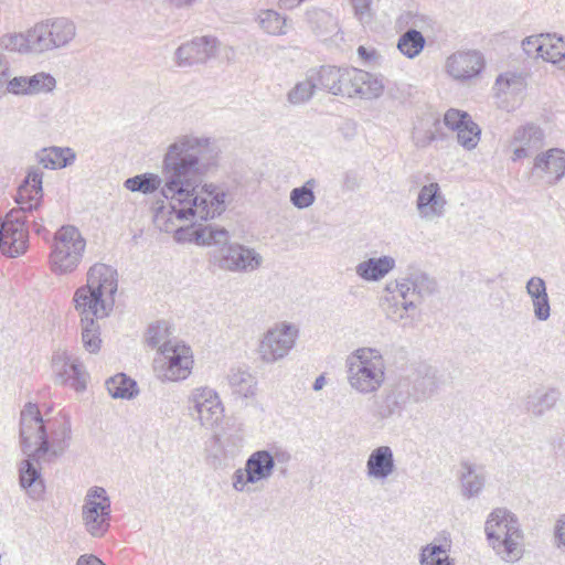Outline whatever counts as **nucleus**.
<instances>
[{
  "label": "nucleus",
  "mask_w": 565,
  "mask_h": 565,
  "mask_svg": "<svg viewBox=\"0 0 565 565\" xmlns=\"http://www.w3.org/2000/svg\"><path fill=\"white\" fill-rule=\"evenodd\" d=\"M215 141L204 135L183 134L167 148L162 159L164 184L161 194L168 203H157L153 224L161 232H175L183 239L182 221H206L226 207V193L213 183H203L218 163Z\"/></svg>",
  "instance_id": "1"
},
{
  "label": "nucleus",
  "mask_w": 565,
  "mask_h": 565,
  "mask_svg": "<svg viewBox=\"0 0 565 565\" xmlns=\"http://www.w3.org/2000/svg\"><path fill=\"white\" fill-rule=\"evenodd\" d=\"M71 426L66 419L43 418L36 404L28 403L20 414L23 454L34 458L58 457L68 447Z\"/></svg>",
  "instance_id": "2"
},
{
  "label": "nucleus",
  "mask_w": 565,
  "mask_h": 565,
  "mask_svg": "<svg viewBox=\"0 0 565 565\" xmlns=\"http://www.w3.org/2000/svg\"><path fill=\"white\" fill-rule=\"evenodd\" d=\"M435 290L436 281L433 278L420 269H412L385 285L381 306L387 319L401 322L408 319V312Z\"/></svg>",
  "instance_id": "3"
},
{
  "label": "nucleus",
  "mask_w": 565,
  "mask_h": 565,
  "mask_svg": "<svg viewBox=\"0 0 565 565\" xmlns=\"http://www.w3.org/2000/svg\"><path fill=\"white\" fill-rule=\"evenodd\" d=\"M117 290V270L109 265L96 263L87 271L86 285L74 294L75 309L96 316V319L106 318L114 309Z\"/></svg>",
  "instance_id": "4"
},
{
  "label": "nucleus",
  "mask_w": 565,
  "mask_h": 565,
  "mask_svg": "<svg viewBox=\"0 0 565 565\" xmlns=\"http://www.w3.org/2000/svg\"><path fill=\"white\" fill-rule=\"evenodd\" d=\"M190 235V239L199 245L224 246L217 257V265L221 269L233 273H252L263 264L262 255L254 248L238 243L228 244L230 234L225 228L206 225L192 230Z\"/></svg>",
  "instance_id": "5"
},
{
  "label": "nucleus",
  "mask_w": 565,
  "mask_h": 565,
  "mask_svg": "<svg viewBox=\"0 0 565 565\" xmlns=\"http://www.w3.org/2000/svg\"><path fill=\"white\" fill-rule=\"evenodd\" d=\"M484 534L488 546L507 563L523 556L524 532L516 514L507 508H495L487 516Z\"/></svg>",
  "instance_id": "6"
},
{
  "label": "nucleus",
  "mask_w": 565,
  "mask_h": 565,
  "mask_svg": "<svg viewBox=\"0 0 565 565\" xmlns=\"http://www.w3.org/2000/svg\"><path fill=\"white\" fill-rule=\"evenodd\" d=\"M347 382L360 395H374L386 381V363L375 348L363 347L351 352L345 359Z\"/></svg>",
  "instance_id": "7"
},
{
  "label": "nucleus",
  "mask_w": 565,
  "mask_h": 565,
  "mask_svg": "<svg viewBox=\"0 0 565 565\" xmlns=\"http://www.w3.org/2000/svg\"><path fill=\"white\" fill-rule=\"evenodd\" d=\"M86 249V239L74 225H63L53 238L50 266L54 274L66 275L79 266Z\"/></svg>",
  "instance_id": "8"
},
{
  "label": "nucleus",
  "mask_w": 565,
  "mask_h": 565,
  "mask_svg": "<svg viewBox=\"0 0 565 565\" xmlns=\"http://www.w3.org/2000/svg\"><path fill=\"white\" fill-rule=\"evenodd\" d=\"M111 501L105 488L93 486L87 489L82 507L81 521L85 532L95 539L106 535L110 527Z\"/></svg>",
  "instance_id": "9"
},
{
  "label": "nucleus",
  "mask_w": 565,
  "mask_h": 565,
  "mask_svg": "<svg viewBox=\"0 0 565 565\" xmlns=\"http://www.w3.org/2000/svg\"><path fill=\"white\" fill-rule=\"evenodd\" d=\"M192 367V350L182 341L164 349L153 361L154 374L162 382L185 380L191 374Z\"/></svg>",
  "instance_id": "10"
},
{
  "label": "nucleus",
  "mask_w": 565,
  "mask_h": 565,
  "mask_svg": "<svg viewBox=\"0 0 565 565\" xmlns=\"http://www.w3.org/2000/svg\"><path fill=\"white\" fill-rule=\"evenodd\" d=\"M188 408L192 419L206 429L218 426L224 416L221 397L210 386L194 387L188 396Z\"/></svg>",
  "instance_id": "11"
},
{
  "label": "nucleus",
  "mask_w": 565,
  "mask_h": 565,
  "mask_svg": "<svg viewBox=\"0 0 565 565\" xmlns=\"http://www.w3.org/2000/svg\"><path fill=\"white\" fill-rule=\"evenodd\" d=\"M299 330L287 321L275 323L262 337L258 354L264 363H275L289 354L296 344Z\"/></svg>",
  "instance_id": "12"
},
{
  "label": "nucleus",
  "mask_w": 565,
  "mask_h": 565,
  "mask_svg": "<svg viewBox=\"0 0 565 565\" xmlns=\"http://www.w3.org/2000/svg\"><path fill=\"white\" fill-rule=\"evenodd\" d=\"M544 129L532 121L516 127L507 140V148L511 152V161L518 162L531 158L545 146Z\"/></svg>",
  "instance_id": "13"
},
{
  "label": "nucleus",
  "mask_w": 565,
  "mask_h": 565,
  "mask_svg": "<svg viewBox=\"0 0 565 565\" xmlns=\"http://www.w3.org/2000/svg\"><path fill=\"white\" fill-rule=\"evenodd\" d=\"M33 30L39 53L65 46L76 34L74 23L65 18L38 23Z\"/></svg>",
  "instance_id": "14"
},
{
  "label": "nucleus",
  "mask_w": 565,
  "mask_h": 565,
  "mask_svg": "<svg viewBox=\"0 0 565 565\" xmlns=\"http://www.w3.org/2000/svg\"><path fill=\"white\" fill-rule=\"evenodd\" d=\"M52 370L55 382L58 384H68L77 392L86 388L88 373L84 365L66 349L58 348L52 356Z\"/></svg>",
  "instance_id": "15"
},
{
  "label": "nucleus",
  "mask_w": 565,
  "mask_h": 565,
  "mask_svg": "<svg viewBox=\"0 0 565 565\" xmlns=\"http://www.w3.org/2000/svg\"><path fill=\"white\" fill-rule=\"evenodd\" d=\"M530 174L535 182L556 184L565 175V151L559 148L540 151L533 158Z\"/></svg>",
  "instance_id": "16"
},
{
  "label": "nucleus",
  "mask_w": 565,
  "mask_h": 565,
  "mask_svg": "<svg viewBox=\"0 0 565 565\" xmlns=\"http://www.w3.org/2000/svg\"><path fill=\"white\" fill-rule=\"evenodd\" d=\"M486 61L477 50L457 51L445 62V72L454 81L466 83L477 78L484 68Z\"/></svg>",
  "instance_id": "17"
},
{
  "label": "nucleus",
  "mask_w": 565,
  "mask_h": 565,
  "mask_svg": "<svg viewBox=\"0 0 565 565\" xmlns=\"http://www.w3.org/2000/svg\"><path fill=\"white\" fill-rule=\"evenodd\" d=\"M416 212L426 223H437L446 214L447 200L437 182H429L419 188L416 198Z\"/></svg>",
  "instance_id": "18"
},
{
  "label": "nucleus",
  "mask_w": 565,
  "mask_h": 565,
  "mask_svg": "<svg viewBox=\"0 0 565 565\" xmlns=\"http://www.w3.org/2000/svg\"><path fill=\"white\" fill-rule=\"evenodd\" d=\"M525 89L526 78L522 73L516 72L500 74L493 86L499 107L507 111H512L521 105Z\"/></svg>",
  "instance_id": "19"
},
{
  "label": "nucleus",
  "mask_w": 565,
  "mask_h": 565,
  "mask_svg": "<svg viewBox=\"0 0 565 565\" xmlns=\"http://www.w3.org/2000/svg\"><path fill=\"white\" fill-rule=\"evenodd\" d=\"M56 86L53 76L46 73H36L32 76H12L8 75L3 84L0 98L8 94L15 96H31L39 93L52 92Z\"/></svg>",
  "instance_id": "20"
},
{
  "label": "nucleus",
  "mask_w": 565,
  "mask_h": 565,
  "mask_svg": "<svg viewBox=\"0 0 565 565\" xmlns=\"http://www.w3.org/2000/svg\"><path fill=\"white\" fill-rule=\"evenodd\" d=\"M216 46L217 41L214 38H195L178 47L175 51V62L179 66L203 63L215 54Z\"/></svg>",
  "instance_id": "21"
},
{
  "label": "nucleus",
  "mask_w": 565,
  "mask_h": 565,
  "mask_svg": "<svg viewBox=\"0 0 565 565\" xmlns=\"http://www.w3.org/2000/svg\"><path fill=\"white\" fill-rule=\"evenodd\" d=\"M396 471L393 449L390 446L374 448L365 463V473L371 481L384 483Z\"/></svg>",
  "instance_id": "22"
},
{
  "label": "nucleus",
  "mask_w": 565,
  "mask_h": 565,
  "mask_svg": "<svg viewBox=\"0 0 565 565\" xmlns=\"http://www.w3.org/2000/svg\"><path fill=\"white\" fill-rule=\"evenodd\" d=\"M43 172L40 169H31L23 183L19 186L15 201L20 205L19 211H33L40 206L43 189Z\"/></svg>",
  "instance_id": "23"
},
{
  "label": "nucleus",
  "mask_w": 565,
  "mask_h": 565,
  "mask_svg": "<svg viewBox=\"0 0 565 565\" xmlns=\"http://www.w3.org/2000/svg\"><path fill=\"white\" fill-rule=\"evenodd\" d=\"M559 398L557 388L541 386L526 395L524 407L530 415L541 418L556 406Z\"/></svg>",
  "instance_id": "24"
},
{
  "label": "nucleus",
  "mask_w": 565,
  "mask_h": 565,
  "mask_svg": "<svg viewBox=\"0 0 565 565\" xmlns=\"http://www.w3.org/2000/svg\"><path fill=\"white\" fill-rule=\"evenodd\" d=\"M395 266L396 260L392 256L370 257L355 266V274L364 281L374 282L382 280Z\"/></svg>",
  "instance_id": "25"
},
{
  "label": "nucleus",
  "mask_w": 565,
  "mask_h": 565,
  "mask_svg": "<svg viewBox=\"0 0 565 565\" xmlns=\"http://www.w3.org/2000/svg\"><path fill=\"white\" fill-rule=\"evenodd\" d=\"M405 403V392L398 386L385 392L373 401L372 415L377 420L388 419L399 413Z\"/></svg>",
  "instance_id": "26"
},
{
  "label": "nucleus",
  "mask_w": 565,
  "mask_h": 565,
  "mask_svg": "<svg viewBox=\"0 0 565 565\" xmlns=\"http://www.w3.org/2000/svg\"><path fill=\"white\" fill-rule=\"evenodd\" d=\"M354 83V97L366 100L376 99L382 96L385 85L384 77L363 70L356 68L353 73Z\"/></svg>",
  "instance_id": "27"
},
{
  "label": "nucleus",
  "mask_w": 565,
  "mask_h": 565,
  "mask_svg": "<svg viewBox=\"0 0 565 565\" xmlns=\"http://www.w3.org/2000/svg\"><path fill=\"white\" fill-rule=\"evenodd\" d=\"M245 466L256 484L268 481L274 475V462L270 450L254 451L245 461Z\"/></svg>",
  "instance_id": "28"
},
{
  "label": "nucleus",
  "mask_w": 565,
  "mask_h": 565,
  "mask_svg": "<svg viewBox=\"0 0 565 565\" xmlns=\"http://www.w3.org/2000/svg\"><path fill=\"white\" fill-rule=\"evenodd\" d=\"M525 289L532 299L535 317L541 321L547 320L551 309L545 281L541 277H531Z\"/></svg>",
  "instance_id": "29"
},
{
  "label": "nucleus",
  "mask_w": 565,
  "mask_h": 565,
  "mask_svg": "<svg viewBox=\"0 0 565 565\" xmlns=\"http://www.w3.org/2000/svg\"><path fill=\"white\" fill-rule=\"evenodd\" d=\"M170 329L171 327L167 321H157L149 324L145 334L146 343L153 349H158V354L161 353L168 347H172L180 341L171 338Z\"/></svg>",
  "instance_id": "30"
},
{
  "label": "nucleus",
  "mask_w": 565,
  "mask_h": 565,
  "mask_svg": "<svg viewBox=\"0 0 565 565\" xmlns=\"http://www.w3.org/2000/svg\"><path fill=\"white\" fill-rule=\"evenodd\" d=\"M75 152L71 148H45L38 153L39 163L45 169H62L72 164Z\"/></svg>",
  "instance_id": "31"
},
{
  "label": "nucleus",
  "mask_w": 565,
  "mask_h": 565,
  "mask_svg": "<svg viewBox=\"0 0 565 565\" xmlns=\"http://www.w3.org/2000/svg\"><path fill=\"white\" fill-rule=\"evenodd\" d=\"M316 88V82L309 70L305 77L296 82V84L287 92L286 100L288 105L292 107L302 106L311 100Z\"/></svg>",
  "instance_id": "32"
},
{
  "label": "nucleus",
  "mask_w": 565,
  "mask_h": 565,
  "mask_svg": "<svg viewBox=\"0 0 565 565\" xmlns=\"http://www.w3.org/2000/svg\"><path fill=\"white\" fill-rule=\"evenodd\" d=\"M82 317V343L86 351L96 353L100 349L99 326L96 316L78 312Z\"/></svg>",
  "instance_id": "33"
},
{
  "label": "nucleus",
  "mask_w": 565,
  "mask_h": 565,
  "mask_svg": "<svg viewBox=\"0 0 565 565\" xmlns=\"http://www.w3.org/2000/svg\"><path fill=\"white\" fill-rule=\"evenodd\" d=\"M34 30L31 28L25 33H14L4 35L1 39L2 46L12 52L18 53H39L34 42Z\"/></svg>",
  "instance_id": "34"
},
{
  "label": "nucleus",
  "mask_w": 565,
  "mask_h": 565,
  "mask_svg": "<svg viewBox=\"0 0 565 565\" xmlns=\"http://www.w3.org/2000/svg\"><path fill=\"white\" fill-rule=\"evenodd\" d=\"M425 45L426 40L424 35L415 29L404 32L397 41L398 51L411 60L417 57L423 52Z\"/></svg>",
  "instance_id": "35"
},
{
  "label": "nucleus",
  "mask_w": 565,
  "mask_h": 565,
  "mask_svg": "<svg viewBox=\"0 0 565 565\" xmlns=\"http://www.w3.org/2000/svg\"><path fill=\"white\" fill-rule=\"evenodd\" d=\"M460 481L462 493L467 498L477 497L484 487V476L476 471L468 462L461 463Z\"/></svg>",
  "instance_id": "36"
},
{
  "label": "nucleus",
  "mask_w": 565,
  "mask_h": 565,
  "mask_svg": "<svg viewBox=\"0 0 565 565\" xmlns=\"http://www.w3.org/2000/svg\"><path fill=\"white\" fill-rule=\"evenodd\" d=\"M311 29L319 35H329L338 31L337 19L327 10L313 9L307 12Z\"/></svg>",
  "instance_id": "37"
},
{
  "label": "nucleus",
  "mask_w": 565,
  "mask_h": 565,
  "mask_svg": "<svg viewBox=\"0 0 565 565\" xmlns=\"http://www.w3.org/2000/svg\"><path fill=\"white\" fill-rule=\"evenodd\" d=\"M23 460L20 465V484L23 489L29 490L31 495H36L43 491V484L40 480V473L33 466L31 460H35L34 457H30ZM40 458H36L39 460Z\"/></svg>",
  "instance_id": "38"
},
{
  "label": "nucleus",
  "mask_w": 565,
  "mask_h": 565,
  "mask_svg": "<svg viewBox=\"0 0 565 565\" xmlns=\"http://www.w3.org/2000/svg\"><path fill=\"white\" fill-rule=\"evenodd\" d=\"M257 23L260 29L271 35H284L287 33V20L277 11L271 9L260 10L257 14Z\"/></svg>",
  "instance_id": "39"
},
{
  "label": "nucleus",
  "mask_w": 565,
  "mask_h": 565,
  "mask_svg": "<svg viewBox=\"0 0 565 565\" xmlns=\"http://www.w3.org/2000/svg\"><path fill=\"white\" fill-rule=\"evenodd\" d=\"M317 185L318 181L310 178L301 186L294 188L289 194L290 203L298 210L310 207L316 201L315 189Z\"/></svg>",
  "instance_id": "40"
},
{
  "label": "nucleus",
  "mask_w": 565,
  "mask_h": 565,
  "mask_svg": "<svg viewBox=\"0 0 565 565\" xmlns=\"http://www.w3.org/2000/svg\"><path fill=\"white\" fill-rule=\"evenodd\" d=\"M342 68L335 66H322L320 70H310L317 87L328 90L332 95H337L339 90L338 82L341 77Z\"/></svg>",
  "instance_id": "41"
},
{
  "label": "nucleus",
  "mask_w": 565,
  "mask_h": 565,
  "mask_svg": "<svg viewBox=\"0 0 565 565\" xmlns=\"http://www.w3.org/2000/svg\"><path fill=\"white\" fill-rule=\"evenodd\" d=\"M108 393L114 398H132L137 394L136 382L124 373L116 374L106 382Z\"/></svg>",
  "instance_id": "42"
},
{
  "label": "nucleus",
  "mask_w": 565,
  "mask_h": 565,
  "mask_svg": "<svg viewBox=\"0 0 565 565\" xmlns=\"http://www.w3.org/2000/svg\"><path fill=\"white\" fill-rule=\"evenodd\" d=\"M565 57V41L562 36L544 33L541 58L553 64Z\"/></svg>",
  "instance_id": "43"
},
{
  "label": "nucleus",
  "mask_w": 565,
  "mask_h": 565,
  "mask_svg": "<svg viewBox=\"0 0 565 565\" xmlns=\"http://www.w3.org/2000/svg\"><path fill=\"white\" fill-rule=\"evenodd\" d=\"M420 565H454L449 558L448 550L444 545L427 544L422 548Z\"/></svg>",
  "instance_id": "44"
},
{
  "label": "nucleus",
  "mask_w": 565,
  "mask_h": 565,
  "mask_svg": "<svg viewBox=\"0 0 565 565\" xmlns=\"http://www.w3.org/2000/svg\"><path fill=\"white\" fill-rule=\"evenodd\" d=\"M220 447V456L224 459L234 458L244 447V436L239 431L227 434L224 438L215 437Z\"/></svg>",
  "instance_id": "45"
},
{
  "label": "nucleus",
  "mask_w": 565,
  "mask_h": 565,
  "mask_svg": "<svg viewBox=\"0 0 565 565\" xmlns=\"http://www.w3.org/2000/svg\"><path fill=\"white\" fill-rule=\"evenodd\" d=\"M228 383L235 393L244 396L254 393L255 380L250 373L242 370H232L228 374Z\"/></svg>",
  "instance_id": "46"
},
{
  "label": "nucleus",
  "mask_w": 565,
  "mask_h": 565,
  "mask_svg": "<svg viewBox=\"0 0 565 565\" xmlns=\"http://www.w3.org/2000/svg\"><path fill=\"white\" fill-rule=\"evenodd\" d=\"M481 137V128L475 121H469L468 125L457 132V141L466 150H473Z\"/></svg>",
  "instance_id": "47"
},
{
  "label": "nucleus",
  "mask_w": 565,
  "mask_h": 565,
  "mask_svg": "<svg viewBox=\"0 0 565 565\" xmlns=\"http://www.w3.org/2000/svg\"><path fill=\"white\" fill-rule=\"evenodd\" d=\"M438 121L430 122L429 120H423L419 126H416L413 130V141L416 147L425 148L436 139V129L433 126H437Z\"/></svg>",
  "instance_id": "48"
},
{
  "label": "nucleus",
  "mask_w": 565,
  "mask_h": 565,
  "mask_svg": "<svg viewBox=\"0 0 565 565\" xmlns=\"http://www.w3.org/2000/svg\"><path fill=\"white\" fill-rule=\"evenodd\" d=\"M469 121H473V119L463 110L450 108L444 115V124L446 127L456 132L463 128L466 124L468 125Z\"/></svg>",
  "instance_id": "49"
},
{
  "label": "nucleus",
  "mask_w": 565,
  "mask_h": 565,
  "mask_svg": "<svg viewBox=\"0 0 565 565\" xmlns=\"http://www.w3.org/2000/svg\"><path fill=\"white\" fill-rule=\"evenodd\" d=\"M255 484L256 482L245 465L244 468L236 469L232 475V487L236 492H249L250 487Z\"/></svg>",
  "instance_id": "50"
},
{
  "label": "nucleus",
  "mask_w": 565,
  "mask_h": 565,
  "mask_svg": "<svg viewBox=\"0 0 565 565\" xmlns=\"http://www.w3.org/2000/svg\"><path fill=\"white\" fill-rule=\"evenodd\" d=\"M356 73V68H342L341 77L338 82L339 90H337V95L347 96L350 98L354 97V74Z\"/></svg>",
  "instance_id": "51"
},
{
  "label": "nucleus",
  "mask_w": 565,
  "mask_h": 565,
  "mask_svg": "<svg viewBox=\"0 0 565 565\" xmlns=\"http://www.w3.org/2000/svg\"><path fill=\"white\" fill-rule=\"evenodd\" d=\"M373 0H351L354 17L363 24L373 20L374 11L372 9Z\"/></svg>",
  "instance_id": "52"
},
{
  "label": "nucleus",
  "mask_w": 565,
  "mask_h": 565,
  "mask_svg": "<svg viewBox=\"0 0 565 565\" xmlns=\"http://www.w3.org/2000/svg\"><path fill=\"white\" fill-rule=\"evenodd\" d=\"M544 33L531 35L522 41V49L529 57H541Z\"/></svg>",
  "instance_id": "53"
},
{
  "label": "nucleus",
  "mask_w": 565,
  "mask_h": 565,
  "mask_svg": "<svg viewBox=\"0 0 565 565\" xmlns=\"http://www.w3.org/2000/svg\"><path fill=\"white\" fill-rule=\"evenodd\" d=\"M141 192L145 194L152 193L159 188L161 189L164 184V175L159 177L154 173H143L141 174Z\"/></svg>",
  "instance_id": "54"
},
{
  "label": "nucleus",
  "mask_w": 565,
  "mask_h": 565,
  "mask_svg": "<svg viewBox=\"0 0 565 565\" xmlns=\"http://www.w3.org/2000/svg\"><path fill=\"white\" fill-rule=\"evenodd\" d=\"M554 541L557 548L565 551V514H562L554 526Z\"/></svg>",
  "instance_id": "55"
},
{
  "label": "nucleus",
  "mask_w": 565,
  "mask_h": 565,
  "mask_svg": "<svg viewBox=\"0 0 565 565\" xmlns=\"http://www.w3.org/2000/svg\"><path fill=\"white\" fill-rule=\"evenodd\" d=\"M417 385L422 388L423 395H431L437 388L435 371H430L427 379H423Z\"/></svg>",
  "instance_id": "56"
},
{
  "label": "nucleus",
  "mask_w": 565,
  "mask_h": 565,
  "mask_svg": "<svg viewBox=\"0 0 565 565\" xmlns=\"http://www.w3.org/2000/svg\"><path fill=\"white\" fill-rule=\"evenodd\" d=\"M8 75H11V64L6 54L0 51V93L2 92Z\"/></svg>",
  "instance_id": "57"
},
{
  "label": "nucleus",
  "mask_w": 565,
  "mask_h": 565,
  "mask_svg": "<svg viewBox=\"0 0 565 565\" xmlns=\"http://www.w3.org/2000/svg\"><path fill=\"white\" fill-rule=\"evenodd\" d=\"M270 456L273 457L274 467L276 463H287L291 459L289 451L279 448H273L270 450Z\"/></svg>",
  "instance_id": "58"
},
{
  "label": "nucleus",
  "mask_w": 565,
  "mask_h": 565,
  "mask_svg": "<svg viewBox=\"0 0 565 565\" xmlns=\"http://www.w3.org/2000/svg\"><path fill=\"white\" fill-rule=\"evenodd\" d=\"M75 565H106V564L93 554H84L77 558V562Z\"/></svg>",
  "instance_id": "59"
},
{
  "label": "nucleus",
  "mask_w": 565,
  "mask_h": 565,
  "mask_svg": "<svg viewBox=\"0 0 565 565\" xmlns=\"http://www.w3.org/2000/svg\"><path fill=\"white\" fill-rule=\"evenodd\" d=\"M141 174H138L127 179L124 186L131 192H141Z\"/></svg>",
  "instance_id": "60"
},
{
  "label": "nucleus",
  "mask_w": 565,
  "mask_h": 565,
  "mask_svg": "<svg viewBox=\"0 0 565 565\" xmlns=\"http://www.w3.org/2000/svg\"><path fill=\"white\" fill-rule=\"evenodd\" d=\"M327 384V379L323 374L319 375L312 385L313 391L319 392L321 391Z\"/></svg>",
  "instance_id": "61"
},
{
  "label": "nucleus",
  "mask_w": 565,
  "mask_h": 565,
  "mask_svg": "<svg viewBox=\"0 0 565 565\" xmlns=\"http://www.w3.org/2000/svg\"><path fill=\"white\" fill-rule=\"evenodd\" d=\"M175 7H186L192 4L195 0H169Z\"/></svg>",
  "instance_id": "62"
},
{
  "label": "nucleus",
  "mask_w": 565,
  "mask_h": 565,
  "mask_svg": "<svg viewBox=\"0 0 565 565\" xmlns=\"http://www.w3.org/2000/svg\"><path fill=\"white\" fill-rule=\"evenodd\" d=\"M358 53H359L360 56H362L364 58H369V56H370L367 50L364 46H360L358 49Z\"/></svg>",
  "instance_id": "63"
}]
</instances>
